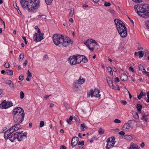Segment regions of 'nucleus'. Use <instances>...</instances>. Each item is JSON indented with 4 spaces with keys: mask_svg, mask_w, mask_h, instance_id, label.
<instances>
[{
    "mask_svg": "<svg viewBox=\"0 0 149 149\" xmlns=\"http://www.w3.org/2000/svg\"><path fill=\"white\" fill-rule=\"evenodd\" d=\"M53 40L54 44L59 47H66L72 44V41L68 38H64L63 36L60 34H54L53 36Z\"/></svg>",
    "mask_w": 149,
    "mask_h": 149,
    "instance_id": "f257e3e1",
    "label": "nucleus"
},
{
    "mask_svg": "<svg viewBox=\"0 0 149 149\" xmlns=\"http://www.w3.org/2000/svg\"><path fill=\"white\" fill-rule=\"evenodd\" d=\"M20 3L24 9H27L28 11L30 12L38 8L40 1L39 0H21Z\"/></svg>",
    "mask_w": 149,
    "mask_h": 149,
    "instance_id": "f03ea898",
    "label": "nucleus"
},
{
    "mask_svg": "<svg viewBox=\"0 0 149 149\" xmlns=\"http://www.w3.org/2000/svg\"><path fill=\"white\" fill-rule=\"evenodd\" d=\"M134 9L136 13L141 17L146 18L149 17V6L146 4L136 5Z\"/></svg>",
    "mask_w": 149,
    "mask_h": 149,
    "instance_id": "7ed1b4c3",
    "label": "nucleus"
},
{
    "mask_svg": "<svg viewBox=\"0 0 149 149\" xmlns=\"http://www.w3.org/2000/svg\"><path fill=\"white\" fill-rule=\"evenodd\" d=\"M27 133L26 132H23V131L16 132L12 134L10 137H9V139L11 142H13V141L17 138L19 141H22L23 140L27 137Z\"/></svg>",
    "mask_w": 149,
    "mask_h": 149,
    "instance_id": "20e7f679",
    "label": "nucleus"
},
{
    "mask_svg": "<svg viewBox=\"0 0 149 149\" xmlns=\"http://www.w3.org/2000/svg\"><path fill=\"white\" fill-rule=\"evenodd\" d=\"M115 140V138L114 137L108 138L106 141L107 144L106 149H109L110 148L113 147L116 142Z\"/></svg>",
    "mask_w": 149,
    "mask_h": 149,
    "instance_id": "39448f33",
    "label": "nucleus"
},
{
    "mask_svg": "<svg viewBox=\"0 0 149 149\" xmlns=\"http://www.w3.org/2000/svg\"><path fill=\"white\" fill-rule=\"evenodd\" d=\"M37 33L38 34V36L37 33H35L33 38V40L36 41V42L40 41L43 39V33H41L40 29H38V30L37 31Z\"/></svg>",
    "mask_w": 149,
    "mask_h": 149,
    "instance_id": "423d86ee",
    "label": "nucleus"
},
{
    "mask_svg": "<svg viewBox=\"0 0 149 149\" xmlns=\"http://www.w3.org/2000/svg\"><path fill=\"white\" fill-rule=\"evenodd\" d=\"M24 116L22 115H15L13 116V120L16 123H21L23 121Z\"/></svg>",
    "mask_w": 149,
    "mask_h": 149,
    "instance_id": "0eeeda50",
    "label": "nucleus"
},
{
    "mask_svg": "<svg viewBox=\"0 0 149 149\" xmlns=\"http://www.w3.org/2000/svg\"><path fill=\"white\" fill-rule=\"evenodd\" d=\"M100 92V90L95 88L94 91L93 89L91 90L90 92L88 93L87 95L89 97L90 95L91 97L93 96L99 97L101 95L100 94H99Z\"/></svg>",
    "mask_w": 149,
    "mask_h": 149,
    "instance_id": "6e6552de",
    "label": "nucleus"
},
{
    "mask_svg": "<svg viewBox=\"0 0 149 149\" xmlns=\"http://www.w3.org/2000/svg\"><path fill=\"white\" fill-rule=\"evenodd\" d=\"M13 116L15 115H22L24 116V110L20 107H16L14 109L13 112Z\"/></svg>",
    "mask_w": 149,
    "mask_h": 149,
    "instance_id": "1a4fd4ad",
    "label": "nucleus"
},
{
    "mask_svg": "<svg viewBox=\"0 0 149 149\" xmlns=\"http://www.w3.org/2000/svg\"><path fill=\"white\" fill-rule=\"evenodd\" d=\"M13 105V103L11 102H6L4 100L0 104V106L3 109H6Z\"/></svg>",
    "mask_w": 149,
    "mask_h": 149,
    "instance_id": "9d476101",
    "label": "nucleus"
},
{
    "mask_svg": "<svg viewBox=\"0 0 149 149\" xmlns=\"http://www.w3.org/2000/svg\"><path fill=\"white\" fill-rule=\"evenodd\" d=\"M124 27V26L121 28L117 29L119 34L120 35V36L123 38L125 37L127 35L126 28V27L125 28Z\"/></svg>",
    "mask_w": 149,
    "mask_h": 149,
    "instance_id": "9b49d317",
    "label": "nucleus"
},
{
    "mask_svg": "<svg viewBox=\"0 0 149 149\" xmlns=\"http://www.w3.org/2000/svg\"><path fill=\"white\" fill-rule=\"evenodd\" d=\"M75 55L70 56L68 58V61L71 65H74L77 64V61L76 59Z\"/></svg>",
    "mask_w": 149,
    "mask_h": 149,
    "instance_id": "f8f14e48",
    "label": "nucleus"
},
{
    "mask_svg": "<svg viewBox=\"0 0 149 149\" xmlns=\"http://www.w3.org/2000/svg\"><path fill=\"white\" fill-rule=\"evenodd\" d=\"M85 81V79L81 76L80 77L79 79L77 80L75 82V84L73 85L77 88H78L77 86H76L77 84H83Z\"/></svg>",
    "mask_w": 149,
    "mask_h": 149,
    "instance_id": "ddd939ff",
    "label": "nucleus"
},
{
    "mask_svg": "<svg viewBox=\"0 0 149 149\" xmlns=\"http://www.w3.org/2000/svg\"><path fill=\"white\" fill-rule=\"evenodd\" d=\"M79 141V138L78 137H74L72 138L71 141V145L72 146H74L77 145Z\"/></svg>",
    "mask_w": 149,
    "mask_h": 149,
    "instance_id": "4468645a",
    "label": "nucleus"
},
{
    "mask_svg": "<svg viewBox=\"0 0 149 149\" xmlns=\"http://www.w3.org/2000/svg\"><path fill=\"white\" fill-rule=\"evenodd\" d=\"M106 80L110 87L113 89H114L115 87L113 84V81L109 77H107Z\"/></svg>",
    "mask_w": 149,
    "mask_h": 149,
    "instance_id": "2eb2a0df",
    "label": "nucleus"
},
{
    "mask_svg": "<svg viewBox=\"0 0 149 149\" xmlns=\"http://www.w3.org/2000/svg\"><path fill=\"white\" fill-rule=\"evenodd\" d=\"M75 55H76V59L77 61V64L80 63L83 59L82 57H83V55L77 54Z\"/></svg>",
    "mask_w": 149,
    "mask_h": 149,
    "instance_id": "dca6fc26",
    "label": "nucleus"
},
{
    "mask_svg": "<svg viewBox=\"0 0 149 149\" xmlns=\"http://www.w3.org/2000/svg\"><path fill=\"white\" fill-rule=\"evenodd\" d=\"M120 79L123 81H126L128 79V76L125 74L122 73L121 74Z\"/></svg>",
    "mask_w": 149,
    "mask_h": 149,
    "instance_id": "f3484780",
    "label": "nucleus"
},
{
    "mask_svg": "<svg viewBox=\"0 0 149 149\" xmlns=\"http://www.w3.org/2000/svg\"><path fill=\"white\" fill-rule=\"evenodd\" d=\"M11 129H13L15 131H17L21 128V125L19 123H16L12 127Z\"/></svg>",
    "mask_w": 149,
    "mask_h": 149,
    "instance_id": "a211bd4d",
    "label": "nucleus"
},
{
    "mask_svg": "<svg viewBox=\"0 0 149 149\" xmlns=\"http://www.w3.org/2000/svg\"><path fill=\"white\" fill-rule=\"evenodd\" d=\"M146 52L145 51V50L143 51L142 50H141L139 51L138 52V54H139V58H141L142 57H143V56L144 54V52H149L147 50H146Z\"/></svg>",
    "mask_w": 149,
    "mask_h": 149,
    "instance_id": "6ab92c4d",
    "label": "nucleus"
},
{
    "mask_svg": "<svg viewBox=\"0 0 149 149\" xmlns=\"http://www.w3.org/2000/svg\"><path fill=\"white\" fill-rule=\"evenodd\" d=\"M140 147L135 145L134 143H132L130 145V147H129L128 149H139Z\"/></svg>",
    "mask_w": 149,
    "mask_h": 149,
    "instance_id": "aec40b11",
    "label": "nucleus"
},
{
    "mask_svg": "<svg viewBox=\"0 0 149 149\" xmlns=\"http://www.w3.org/2000/svg\"><path fill=\"white\" fill-rule=\"evenodd\" d=\"M121 22H118V24H116L117 29H118L121 28L122 27L124 26V28H125V24L123 23V22L121 21Z\"/></svg>",
    "mask_w": 149,
    "mask_h": 149,
    "instance_id": "412c9836",
    "label": "nucleus"
},
{
    "mask_svg": "<svg viewBox=\"0 0 149 149\" xmlns=\"http://www.w3.org/2000/svg\"><path fill=\"white\" fill-rule=\"evenodd\" d=\"M130 125L129 123H125L123 126V128H125L124 129L126 131H128L130 129Z\"/></svg>",
    "mask_w": 149,
    "mask_h": 149,
    "instance_id": "4be33fe9",
    "label": "nucleus"
},
{
    "mask_svg": "<svg viewBox=\"0 0 149 149\" xmlns=\"http://www.w3.org/2000/svg\"><path fill=\"white\" fill-rule=\"evenodd\" d=\"M8 131L7 130L6 131L4 134V137L5 139H7L8 138L10 137V134L8 133Z\"/></svg>",
    "mask_w": 149,
    "mask_h": 149,
    "instance_id": "5701e85b",
    "label": "nucleus"
},
{
    "mask_svg": "<svg viewBox=\"0 0 149 149\" xmlns=\"http://www.w3.org/2000/svg\"><path fill=\"white\" fill-rule=\"evenodd\" d=\"M146 95V93H144L143 92L141 91L140 94L137 96V98L139 100H140V99L143 96H145Z\"/></svg>",
    "mask_w": 149,
    "mask_h": 149,
    "instance_id": "b1692460",
    "label": "nucleus"
},
{
    "mask_svg": "<svg viewBox=\"0 0 149 149\" xmlns=\"http://www.w3.org/2000/svg\"><path fill=\"white\" fill-rule=\"evenodd\" d=\"M124 138L127 140L130 141L132 139V137L129 135H125L124 136Z\"/></svg>",
    "mask_w": 149,
    "mask_h": 149,
    "instance_id": "393cba45",
    "label": "nucleus"
},
{
    "mask_svg": "<svg viewBox=\"0 0 149 149\" xmlns=\"http://www.w3.org/2000/svg\"><path fill=\"white\" fill-rule=\"evenodd\" d=\"M142 106L140 104H137L136 105V108L138 110V112L139 113L141 112L142 109Z\"/></svg>",
    "mask_w": 149,
    "mask_h": 149,
    "instance_id": "a878e982",
    "label": "nucleus"
},
{
    "mask_svg": "<svg viewBox=\"0 0 149 149\" xmlns=\"http://www.w3.org/2000/svg\"><path fill=\"white\" fill-rule=\"evenodd\" d=\"M84 128L86 129L87 127L85 126V123H83L81 125V131H84Z\"/></svg>",
    "mask_w": 149,
    "mask_h": 149,
    "instance_id": "bb28decb",
    "label": "nucleus"
},
{
    "mask_svg": "<svg viewBox=\"0 0 149 149\" xmlns=\"http://www.w3.org/2000/svg\"><path fill=\"white\" fill-rule=\"evenodd\" d=\"M107 72H109L110 74L111 75H113V72L112 71V69L111 67L109 66L107 68Z\"/></svg>",
    "mask_w": 149,
    "mask_h": 149,
    "instance_id": "cd10ccee",
    "label": "nucleus"
},
{
    "mask_svg": "<svg viewBox=\"0 0 149 149\" xmlns=\"http://www.w3.org/2000/svg\"><path fill=\"white\" fill-rule=\"evenodd\" d=\"M6 73L8 75H12L13 74V72L12 70H8L6 71Z\"/></svg>",
    "mask_w": 149,
    "mask_h": 149,
    "instance_id": "c85d7f7f",
    "label": "nucleus"
},
{
    "mask_svg": "<svg viewBox=\"0 0 149 149\" xmlns=\"http://www.w3.org/2000/svg\"><path fill=\"white\" fill-rule=\"evenodd\" d=\"M74 9L73 8H72L70 9V12L69 13V16L70 17H72L73 16L74 14Z\"/></svg>",
    "mask_w": 149,
    "mask_h": 149,
    "instance_id": "c756f323",
    "label": "nucleus"
},
{
    "mask_svg": "<svg viewBox=\"0 0 149 149\" xmlns=\"http://www.w3.org/2000/svg\"><path fill=\"white\" fill-rule=\"evenodd\" d=\"M83 57H82V58L83 59V60H82V61L84 63H86L88 61V60L87 58L84 56L83 55Z\"/></svg>",
    "mask_w": 149,
    "mask_h": 149,
    "instance_id": "7c9ffc66",
    "label": "nucleus"
},
{
    "mask_svg": "<svg viewBox=\"0 0 149 149\" xmlns=\"http://www.w3.org/2000/svg\"><path fill=\"white\" fill-rule=\"evenodd\" d=\"M89 42H90V45H92V43H94L97 45H98L97 42L95 40H93L90 39L89 40Z\"/></svg>",
    "mask_w": 149,
    "mask_h": 149,
    "instance_id": "2f4dec72",
    "label": "nucleus"
},
{
    "mask_svg": "<svg viewBox=\"0 0 149 149\" xmlns=\"http://www.w3.org/2000/svg\"><path fill=\"white\" fill-rule=\"evenodd\" d=\"M98 132L100 134H102L104 133V130H102V128H100L99 129Z\"/></svg>",
    "mask_w": 149,
    "mask_h": 149,
    "instance_id": "473e14b6",
    "label": "nucleus"
},
{
    "mask_svg": "<svg viewBox=\"0 0 149 149\" xmlns=\"http://www.w3.org/2000/svg\"><path fill=\"white\" fill-rule=\"evenodd\" d=\"M73 118L72 117V116H70V117L69 120H68V119H67L66 121L68 124H69L71 121L72 120Z\"/></svg>",
    "mask_w": 149,
    "mask_h": 149,
    "instance_id": "72a5a7b5",
    "label": "nucleus"
},
{
    "mask_svg": "<svg viewBox=\"0 0 149 149\" xmlns=\"http://www.w3.org/2000/svg\"><path fill=\"white\" fill-rule=\"evenodd\" d=\"M20 98L21 99H23L24 96V94L22 91L20 92Z\"/></svg>",
    "mask_w": 149,
    "mask_h": 149,
    "instance_id": "f704fd0d",
    "label": "nucleus"
},
{
    "mask_svg": "<svg viewBox=\"0 0 149 149\" xmlns=\"http://www.w3.org/2000/svg\"><path fill=\"white\" fill-rule=\"evenodd\" d=\"M12 83V81L10 80H7L5 81V83L8 85H10Z\"/></svg>",
    "mask_w": 149,
    "mask_h": 149,
    "instance_id": "c9c22d12",
    "label": "nucleus"
},
{
    "mask_svg": "<svg viewBox=\"0 0 149 149\" xmlns=\"http://www.w3.org/2000/svg\"><path fill=\"white\" fill-rule=\"evenodd\" d=\"M53 1V0H45L46 3L47 5L50 4Z\"/></svg>",
    "mask_w": 149,
    "mask_h": 149,
    "instance_id": "e433bc0d",
    "label": "nucleus"
},
{
    "mask_svg": "<svg viewBox=\"0 0 149 149\" xmlns=\"http://www.w3.org/2000/svg\"><path fill=\"white\" fill-rule=\"evenodd\" d=\"M4 66L6 68H8L10 67V65L9 63L6 62L5 63Z\"/></svg>",
    "mask_w": 149,
    "mask_h": 149,
    "instance_id": "4c0bfd02",
    "label": "nucleus"
},
{
    "mask_svg": "<svg viewBox=\"0 0 149 149\" xmlns=\"http://www.w3.org/2000/svg\"><path fill=\"white\" fill-rule=\"evenodd\" d=\"M109 11L112 14L114 15L115 14V11L114 10L112 9H109Z\"/></svg>",
    "mask_w": 149,
    "mask_h": 149,
    "instance_id": "58836bf2",
    "label": "nucleus"
},
{
    "mask_svg": "<svg viewBox=\"0 0 149 149\" xmlns=\"http://www.w3.org/2000/svg\"><path fill=\"white\" fill-rule=\"evenodd\" d=\"M24 55L23 54H20L19 58V59H21L22 60L24 57Z\"/></svg>",
    "mask_w": 149,
    "mask_h": 149,
    "instance_id": "ea45409f",
    "label": "nucleus"
},
{
    "mask_svg": "<svg viewBox=\"0 0 149 149\" xmlns=\"http://www.w3.org/2000/svg\"><path fill=\"white\" fill-rule=\"evenodd\" d=\"M63 104L66 109H68L70 108V106L66 103L65 102H64L63 103Z\"/></svg>",
    "mask_w": 149,
    "mask_h": 149,
    "instance_id": "a19ab883",
    "label": "nucleus"
},
{
    "mask_svg": "<svg viewBox=\"0 0 149 149\" xmlns=\"http://www.w3.org/2000/svg\"><path fill=\"white\" fill-rule=\"evenodd\" d=\"M104 5L106 6H109L111 5V3L109 2L105 1Z\"/></svg>",
    "mask_w": 149,
    "mask_h": 149,
    "instance_id": "79ce46f5",
    "label": "nucleus"
},
{
    "mask_svg": "<svg viewBox=\"0 0 149 149\" xmlns=\"http://www.w3.org/2000/svg\"><path fill=\"white\" fill-rule=\"evenodd\" d=\"M12 127H11L10 129H9L7 130L8 131V133H10V134H12V133H13L15 131L14 130H13V129H11Z\"/></svg>",
    "mask_w": 149,
    "mask_h": 149,
    "instance_id": "37998d69",
    "label": "nucleus"
},
{
    "mask_svg": "<svg viewBox=\"0 0 149 149\" xmlns=\"http://www.w3.org/2000/svg\"><path fill=\"white\" fill-rule=\"evenodd\" d=\"M44 124V122L43 121H40V125L39 126L40 127H42Z\"/></svg>",
    "mask_w": 149,
    "mask_h": 149,
    "instance_id": "c03bdc74",
    "label": "nucleus"
},
{
    "mask_svg": "<svg viewBox=\"0 0 149 149\" xmlns=\"http://www.w3.org/2000/svg\"><path fill=\"white\" fill-rule=\"evenodd\" d=\"M120 22L121 20H119L118 19H116L114 20V22H115V24H116V26L117 24H118V22Z\"/></svg>",
    "mask_w": 149,
    "mask_h": 149,
    "instance_id": "a18cd8bd",
    "label": "nucleus"
},
{
    "mask_svg": "<svg viewBox=\"0 0 149 149\" xmlns=\"http://www.w3.org/2000/svg\"><path fill=\"white\" fill-rule=\"evenodd\" d=\"M144 68V66L141 64L139 65V70L141 71Z\"/></svg>",
    "mask_w": 149,
    "mask_h": 149,
    "instance_id": "49530a36",
    "label": "nucleus"
},
{
    "mask_svg": "<svg viewBox=\"0 0 149 149\" xmlns=\"http://www.w3.org/2000/svg\"><path fill=\"white\" fill-rule=\"evenodd\" d=\"M78 142V145H79L83 146L84 144V141H79Z\"/></svg>",
    "mask_w": 149,
    "mask_h": 149,
    "instance_id": "de8ad7c7",
    "label": "nucleus"
},
{
    "mask_svg": "<svg viewBox=\"0 0 149 149\" xmlns=\"http://www.w3.org/2000/svg\"><path fill=\"white\" fill-rule=\"evenodd\" d=\"M114 122L116 123H120L121 122V121L120 120L116 119L114 120Z\"/></svg>",
    "mask_w": 149,
    "mask_h": 149,
    "instance_id": "09e8293b",
    "label": "nucleus"
},
{
    "mask_svg": "<svg viewBox=\"0 0 149 149\" xmlns=\"http://www.w3.org/2000/svg\"><path fill=\"white\" fill-rule=\"evenodd\" d=\"M27 76L28 77H32V74L30 72L29 70L27 71Z\"/></svg>",
    "mask_w": 149,
    "mask_h": 149,
    "instance_id": "8fccbe9b",
    "label": "nucleus"
},
{
    "mask_svg": "<svg viewBox=\"0 0 149 149\" xmlns=\"http://www.w3.org/2000/svg\"><path fill=\"white\" fill-rule=\"evenodd\" d=\"M132 1L136 3H141L142 2V0H132Z\"/></svg>",
    "mask_w": 149,
    "mask_h": 149,
    "instance_id": "3c124183",
    "label": "nucleus"
},
{
    "mask_svg": "<svg viewBox=\"0 0 149 149\" xmlns=\"http://www.w3.org/2000/svg\"><path fill=\"white\" fill-rule=\"evenodd\" d=\"M13 6L17 10H19V7L17 6L16 3H13Z\"/></svg>",
    "mask_w": 149,
    "mask_h": 149,
    "instance_id": "603ef678",
    "label": "nucleus"
},
{
    "mask_svg": "<svg viewBox=\"0 0 149 149\" xmlns=\"http://www.w3.org/2000/svg\"><path fill=\"white\" fill-rule=\"evenodd\" d=\"M125 89L126 90L127 92H128V94H129V98L130 99H131L132 97V95H131V94L129 92V91L126 88H125Z\"/></svg>",
    "mask_w": 149,
    "mask_h": 149,
    "instance_id": "864d4df0",
    "label": "nucleus"
},
{
    "mask_svg": "<svg viewBox=\"0 0 149 149\" xmlns=\"http://www.w3.org/2000/svg\"><path fill=\"white\" fill-rule=\"evenodd\" d=\"M48 58V56L47 55H46V54H45L44 56L43 57V60H45L47 59Z\"/></svg>",
    "mask_w": 149,
    "mask_h": 149,
    "instance_id": "5fc2aeb1",
    "label": "nucleus"
},
{
    "mask_svg": "<svg viewBox=\"0 0 149 149\" xmlns=\"http://www.w3.org/2000/svg\"><path fill=\"white\" fill-rule=\"evenodd\" d=\"M23 77L24 76L23 75H20L19 77V79L21 81L23 80L24 79Z\"/></svg>",
    "mask_w": 149,
    "mask_h": 149,
    "instance_id": "6e6d98bb",
    "label": "nucleus"
},
{
    "mask_svg": "<svg viewBox=\"0 0 149 149\" xmlns=\"http://www.w3.org/2000/svg\"><path fill=\"white\" fill-rule=\"evenodd\" d=\"M146 25L147 26V27L149 29V21H147L146 22Z\"/></svg>",
    "mask_w": 149,
    "mask_h": 149,
    "instance_id": "4d7b16f0",
    "label": "nucleus"
},
{
    "mask_svg": "<svg viewBox=\"0 0 149 149\" xmlns=\"http://www.w3.org/2000/svg\"><path fill=\"white\" fill-rule=\"evenodd\" d=\"M121 102L124 105H125L127 104V102L125 100H121Z\"/></svg>",
    "mask_w": 149,
    "mask_h": 149,
    "instance_id": "13d9d810",
    "label": "nucleus"
},
{
    "mask_svg": "<svg viewBox=\"0 0 149 149\" xmlns=\"http://www.w3.org/2000/svg\"><path fill=\"white\" fill-rule=\"evenodd\" d=\"M119 81V79L117 77H116L115 78V82L116 83H117Z\"/></svg>",
    "mask_w": 149,
    "mask_h": 149,
    "instance_id": "bf43d9fd",
    "label": "nucleus"
},
{
    "mask_svg": "<svg viewBox=\"0 0 149 149\" xmlns=\"http://www.w3.org/2000/svg\"><path fill=\"white\" fill-rule=\"evenodd\" d=\"M60 149H66V147L63 145H62L60 146Z\"/></svg>",
    "mask_w": 149,
    "mask_h": 149,
    "instance_id": "052dcab7",
    "label": "nucleus"
},
{
    "mask_svg": "<svg viewBox=\"0 0 149 149\" xmlns=\"http://www.w3.org/2000/svg\"><path fill=\"white\" fill-rule=\"evenodd\" d=\"M129 70L131 71L132 72H133L134 71V69L133 68L132 66H130L129 67Z\"/></svg>",
    "mask_w": 149,
    "mask_h": 149,
    "instance_id": "680f3d73",
    "label": "nucleus"
},
{
    "mask_svg": "<svg viewBox=\"0 0 149 149\" xmlns=\"http://www.w3.org/2000/svg\"><path fill=\"white\" fill-rule=\"evenodd\" d=\"M39 18L42 17V18H44L45 19V16L44 15H40L38 16Z\"/></svg>",
    "mask_w": 149,
    "mask_h": 149,
    "instance_id": "e2e57ef3",
    "label": "nucleus"
},
{
    "mask_svg": "<svg viewBox=\"0 0 149 149\" xmlns=\"http://www.w3.org/2000/svg\"><path fill=\"white\" fill-rule=\"evenodd\" d=\"M134 117L136 119H138L139 118V115L137 113H136L135 114Z\"/></svg>",
    "mask_w": 149,
    "mask_h": 149,
    "instance_id": "0e129e2a",
    "label": "nucleus"
},
{
    "mask_svg": "<svg viewBox=\"0 0 149 149\" xmlns=\"http://www.w3.org/2000/svg\"><path fill=\"white\" fill-rule=\"evenodd\" d=\"M118 134L120 135H124L125 133L123 131H120L119 132Z\"/></svg>",
    "mask_w": 149,
    "mask_h": 149,
    "instance_id": "69168bd1",
    "label": "nucleus"
},
{
    "mask_svg": "<svg viewBox=\"0 0 149 149\" xmlns=\"http://www.w3.org/2000/svg\"><path fill=\"white\" fill-rule=\"evenodd\" d=\"M142 148H143L145 146V144L144 143H142L141 144H140Z\"/></svg>",
    "mask_w": 149,
    "mask_h": 149,
    "instance_id": "338daca9",
    "label": "nucleus"
},
{
    "mask_svg": "<svg viewBox=\"0 0 149 149\" xmlns=\"http://www.w3.org/2000/svg\"><path fill=\"white\" fill-rule=\"evenodd\" d=\"M94 47H90L89 48V50L91 52H92L93 50H94Z\"/></svg>",
    "mask_w": 149,
    "mask_h": 149,
    "instance_id": "774afa93",
    "label": "nucleus"
}]
</instances>
